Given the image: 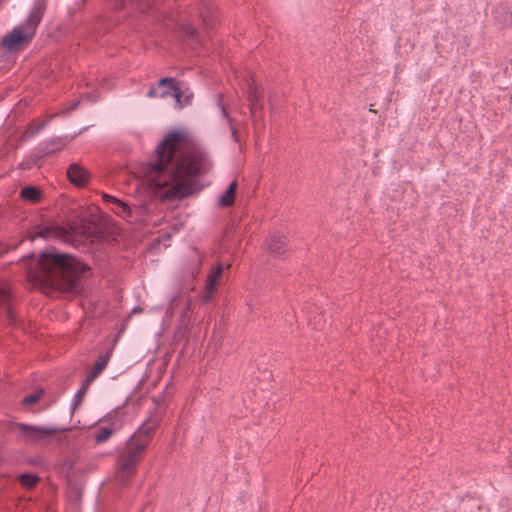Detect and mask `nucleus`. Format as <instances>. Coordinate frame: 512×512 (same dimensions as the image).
<instances>
[{"label":"nucleus","mask_w":512,"mask_h":512,"mask_svg":"<svg viewBox=\"0 0 512 512\" xmlns=\"http://www.w3.org/2000/svg\"><path fill=\"white\" fill-rule=\"evenodd\" d=\"M237 182L232 181L224 193L219 197V206L221 207H230L234 204L235 196H236Z\"/></svg>","instance_id":"nucleus-16"},{"label":"nucleus","mask_w":512,"mask_h":512,"mask_svg":"<svg viewBox=\"0 0 512 512\" xmlns=\"http://www.w3.org/2000/svg\"><path fill=\"white\" fill-rule=\"evenodd\" d=\"M112 210L114 211V213H116L117 215L124 219L132 216V210L129 207V205L120 199H118L117 202L114 204Z\"/></svg>","instance_id":"nucleus-21"},{"label":"nucleus","mask_w":512,"mask_h":512,"mask_svg":"<svg viewBox=\"0 0 512 512\" xmlns=\"http://www.w3.org/2000/svg\"><path fill=\"white\" fill-rule=\"evenodd\" d=\"M20 197L24 201L36 204L39 203L42 199V191L37 186L27 185L20 190Z\"/></svg>","instance_id":"nucleus-15"},{"label":"nucleus","mask_w":512,"mask_h":512,"mask_svg":"<svg viewBox=\"0 0 512 512\" xmlns=\"http://www.w3.org/2000/svg\"><path fill=\"white\" fill-rule=\"evenodd\" d=\"M184 140L181 131L168 133L156 148V159L150 163L155 185L170 187L166 192L168 198L183 199L191 195L192 178L204 173L210 165L207 153L199 149L178 157V146Z\"/></svg>","instance_id":"nucleus-1"},{"label":"nucleus","mask_w":512,"mask_h":512,"mask_svg":"<svg viewBox=\"0 0 512 512\" xmlns=\"http://www.w3.org/2000/svg\"><path fill=\"white\" fill-rule=\"evenodd\" d=\"M68 142L69 139L67 137H53L48 141H43L36 147V155L38 157H45L61 151Z\"/></svg>","instance_id":"nucleus-7"},{"label":"nucleus","mask_w":512,"mask_h":512,"mask_svg":"<svg viewBox=\"0 0 512 512\" xmlns=\"http://www.w3.org/2000/svg\"><path fill=\"white\" fill-rule=\"evenodd\" d=\"M183 33L191 40L199 42V33L197 29L189 23H186L182 26Z\"/></svg>","instance_id":"nucleus-25"},{"label":"nucleus","mask_w":512,"mask_h":512,"mask_svg":"<svg viewBox=\"0 0 512 512\" xmlns=\"http://www.w3.org/2000/svg\"><path fill=\"white\" fill-rule=\"evenodd\" d=\"M222 98H223V94L221 93H218L216 95V99H217V106L220 108L221 110V113L223 115V117L225 119H227L228 123H229V127H230V130H231V137L233 139V141L235 143H239L240 142V139H239V136H238V133H237V130L235 129V127L233 126L232 124V119L229 117L228 113H227V110L224 106V104L222 103Z\"/></svg>","instance_id":"nucleus-18"},{"label":"nucleus","mask_w":512,"mask_h":512,"mask_svg":"<svg viewBox=\"0 0 512 512\" xmlns=\"http://www.w3.org/2000/svg\"><path fill=\"white\" fill-rule=\"evenodd\" d=\"M92 382H87V377L82 382L80 389L76 392L71 403L72 413L81 405L85 394Z\"/></svg>","instance_id":"nucleus-19"},{"label":"nucleus","mask_w":512,"mask_h":512,"mask_svg":"<svg viewBox=\"0 0 512 512\" xmlns=\"http://www.w3.org/2000/svg\"><path fill=\"white\" fill-rule=\"evenodd\" d=\"M43 394H44V390L38 389V390L28 394L27 396H25L22 399L21 403L25 406L34 405L42 398Z\"/></svg>","instance_id":"nucleus-23"},{"label":"nucleus","mask_w":512,"mask_h":512,"mask_svg":"<svg viewBox=\"0 0 512 512\" xmlns=\"http://www.w3.org/2000/svg\"><path fill=\"white\" fill-rule=\"evenodd\" d=\"M111 354L112 350H108L105 353L99 355L92 370L87 375V382H93L101 374V372L106 368Z\"/></svg>","instance_id":"nucleus-10"},{"label":"nucleus","mask_w":512,"mask_h":512,"mask_svg":"<svg viewBox=\"0 0 512 512\" xmlns=\"http://www.w3.org/2000/svg\"><path fill=\"white\" fill-rule=\"evenodd\" d=\"M69 499L71 502H75V504H77L81 499V492L79 490H74L69 495Z\"/></svg>","instance_id":"nucleus-29"},{"label":"nucleus","mask_w":512,"mask_h":512,"mask_svg":"<svg viewBox=\"0 0 512 512\" xmlns=\"http://www.w3.org/2000/svg\"><path fill=\"white\" fill-rule=\"evenodd\" d=\"M79 104H80V101H79V100L72 102V103H71V105H70V107H69V110H75V109H77V108H78V106H79Z\"/></svg>","instance_id":"nucleus-31"},{"label":"nucleus","mask_w":512,"mask_h":512,"mask_svg":"<svg viewBox=\"0 0 512 512\" xmlns=\"http://www.w3.org/2000/svg\"><path fill=\"white\" fill-rule=\"evenodd\" d=\"M157 87L159 90H166L168 92V96H174L178 95V86L179 81L173 77H164L161 78L157 82Z\"/></svg>","instance_id":"nucleus-17"},{"label":"nucleus","mask_w":512,"mask_h":512,"mask_svg":"<svg viewBox=\"0 0 512 512\" xmlns=\"http://www.w3.org/2000/svg\"><path fill=\"white\" fill-rule=\"evenodd\" d=\"M61 235V229L56 226H43L39 225L35 227L31 234V240L36 238L51 239L59 237Z\"/></svg>","instance_id":"nucleus-13"},{"label":"nucleus","mask_w":512,"mask_h":512,"mask_svg":"<svg viewBox=\"0 0 512 512\" xmlns=\"http://www.w3.org/2000/svg\"><path fill=\"white\" fill-rule=\"evenodd\" d=\"M213 4L207 0L199 3V15L205 26L213 28L215 25V17L213 14Z\"/></svg>","instance_id":"nucleus-12"},{"label":"nucleus","mask_w":512,"mask_h":512,"mask_svg":"<svg viewBox=\"0 0 512 512\" xmlns=\"http://www.w3.org/2000/svg\"><path fill=\"white\" fill-rule=\"evenodd\" d=\"M15 427L18 429L20 435L28 442L36 443L48 436L57 434L59 432L68 431L69 428H57V427H40L33 426L25 423H16Z\"/></svg>","instance_id":"nucleus-5"},{"label":"nucleus","mask_w":512,"mask_h":512,"mask_svg":"<svg viewBox=\"0 0 512 512\" xmlns=\"http://www.w3.org/2000/svg\"><path fill=\"white\" fill-rule=\"evenodd\" d=\"M102 199L105 203H111V204H115L117 202V198L112 196V195H109V194H103L102 196Z\"/></svg>","instance_id":"nucleus-30"},{"label":"nucleus","mask_w":512,"mask_h":512,"mask_svg":"<svg viewBox=\"0 0 512 512\" xmlns=\"http://www.w3.org/2000/svg\"><path fill=\"white\" fill-rule=\"evenodd\" d=\"M22 486L27 489L33 488L39 481V477L33 473H23L19 477Z\"/></svg>","instance_id":"nucleus-22"},{"label":"nucleus","mask_w":512,"mask_h":512,"mask_svg":"<svg viewBox=\"0 0 512 512\" xmlns=\"http://www.w3.org/2000/svg\"><path fill=\"white\" fill-rule=\"evenodd\" d=\"M38 266L43 280L61 293H76L86 265L55 248L41 252Z\"/></svg>","instance_id":"nucleus-2"},{"label":"nucleus","mask_w":512,"mask_h":512,"mask_svg":"<svg viewBox=\"0 0 512 512\" xmlns=\"http://www.w3.org/2000/svg\"><path fill=\"white\" fill-rule=\"evenodd\" d=\"M286 238L280 234L272 235L267 243L268 252L277 257L285 252Z\"/></svg>","instance_id":"nucleus-11"},{"label":"nucleus","mask_w":512,"mask_h":512,"mask_svg":"<svg viewBox=\"0 0 512 512\" xmlns=\"http://www.w3.org/2000/svg\"><path fill=\"white\" fill-rule=\"evenodd\" d=\"M47 124V121L36 123L34 126L31 127L30 136H35L38 133H40L47 126Z\"/></svg>","instance_id":"nucleus-27"},{"label":"nucleus","mask_w":512,"mask_h":512,"mask_svg":"<svg viewBox=\"0 0 512 512\" xmlns=\"http://www.w3.org/2000/svg\"><path fill=\"white\" fill-rule=\"evenodd\" d=\"M141 311H142V309H141L140 307H135V308L132 310V312H133V313L141 312Z\"/></svg>","instance_id":"nucleus-32"},{"label":"nucleus","mask_w":512,"mask_h":512,"mask_svg":"<svg viewBox=\"0 0 512 512\" xmlns=\"http://www.w3.org/2000/svg\"><path fill=\"white\" fill-rule=\"evenodd\" d=\"M141 13H147V10L145 8H140Z\"/></svg>","instance_id":"nucleus-34"},{"label":"nucleus","mask_w":512,"mask_h":512,"mask_svg":"<svg viewBox=\"0 0 512 512\" xmlns=\"http://www.w3.org/2000/svg\"><path fill=\"white\" fill-rule=\"evenodd\" d=\"M47 2L48 0H34L25 21L3 37L0 48L4 47L9 52H15L26 47L33 39L45 14Z\"/></svg>","instance_id":"nucleus-4"},{"label":"nucleus","mask_w":512,"mask_h":512,"mask_svg":"<svg viewBox=\"0 0 512 512\" xmlns=\"http://www.w3.org/2000/svg\"><path fill=\"white\" fill-rule=\"evenodd\" d=\"M147 97L149 98H166L168 97V92L166 90H159L157 85H151L147 91Z\"/></svg>","instance_id":"nucleus-26"},{"label":"nucleus","mask_w":512,"mask_h":512,"mask_svg":"<svg viewBox=\"0 0 512 512\" xmlns=\"http://www.w3.org/2000/svg\"><path fill=\"white\" fill-rule=\"evenodd\" d=\"M157 426V422L146 421L126 441L118 456L117 478L121 484H126L134 474Z\"/></svg>","instance_id":"nucleus-3"},{"label":"nucleus","mask_w":512,"mask_h":512,"mask_svg":"<svg viewBox=\"0 0 512 512\" xmlns=\"http://www.w3.org/2000/svg\"><path fill=\"white\" fill-rule=\"evenodd\" d=\"M67 178L76 187H85L90 180V173L79 163H71L66 171Z\"/></svg>","instance_id":"nucleus-6"},{"label":"nucleus","mask_w":512,"mask_h":512,"mask_svg":"<svg viewBox=\"0 0 512 512\" xmlns=\"http://www.w3.org/2000/svg\"><path fill=\"white\" fill-rule=\"evenodd\" d=\"M177 92L178 95L174 96L175 107L177 109H183L184 107L190 106L192 104L194 93L190 88H182L179 85Z\"/></svg>","instance_id":"nucleus-14"},{"label":"nucleus","mask_w":512,"mask_h":512,"mask_svg":"<svg viewBox=\"0 0 512 512\" xmlns=\"http://www.w3.org/2000/svg\"><path fill=\"white\" fill-rule=\"evenodd\" d=\"M503 24L512 27V11H507L504 13Z\"/></svg>","instance_id":"nucleus-28"},{"label":"nucleus","mask_w":512,"mask_h":512,"mask_svg":"<svg viewBox=\"0 0 512 512\" xmlns=\"http://www.w3.org/2000/svg\"><path fill=\"white\" fill-rule=\"evenodd\" d=\"M107 421L108 425H101L98 427L97 434L95 435L96 444L104 443L122 427V421L118 415L109 417Z\"/></svg>","instance_id":"nucleus-8"},{"label":"nucleus","mask_w":512,"mask_h":512,"mask_svg":"<svg viewBox=\"0 0 512 512\" xmlns=\"http://www.w3.org/2000/svg\"><path fill=\"white\" fill-rule=\"evenodd\" d=\"M223 270H224V266L221 263H217L214 267H212V269L207 277L206 284H205L207 299L209 297H211L212 294L216 291V288L219 284Z\"/></svg>","instance_id":"nucleus-9"},{"label":"nucleus","mask_w":512,"mask_h":512,"mask_svg":"<svg viewBox=\"0 0 512 512\" xmlns=\"http://www.w3.org/2000/svg\"><path fill=\"white\" fill-rule=\"evenodd\" d=\"M111 3L115 9H124L128 6L133 8H138L139 0H111Z\"/></svg>","instance_id":"nucleus-24"},{"label":"nucleus","mask_w":512,"mask_h":512,"mask_svg":"<svg viewBox=\"0 0 512 512\" xmlns=\"http://www.w3.org/2000/svg\"><path fill=\"white\" fill-rule=\"evenodd\" d=\"M8 316H9L10 320L12 321L13 320V315H12L11 311L8 312Z\"/></svg>","instance_id":"nucleus-33"},{"label":"nucleus","mask_w":512,"mask_h":512,"mask_svg":"<svg viewBox=\"0 0 512 512\" xmlns=\"http://www.w3.org/2000/svg\"><path fill=\"white\" fill-rule=\"evenodd\" d=\"M248 101L250 103V109L253 113L257 109H262L261 95L257 91V88L253 87L249 90Z\"/></svg>","instance_id":"nucleus-20"}]
</instances>
